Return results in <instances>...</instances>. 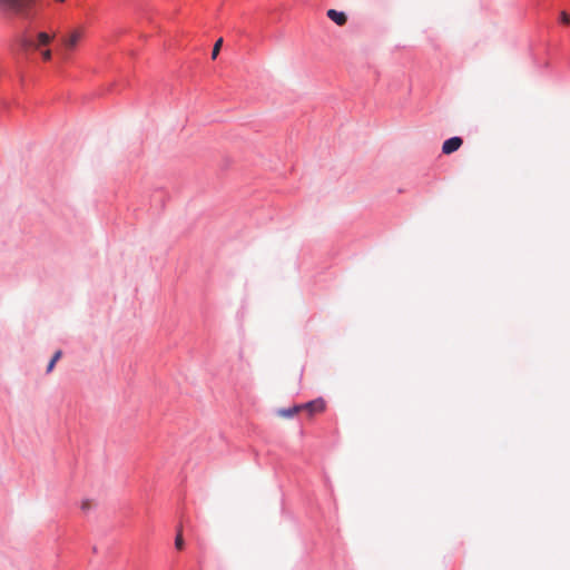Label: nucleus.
Returning a JSON list of instances; mask_svg holds the SVG:
<instances>
[{
    "instance_id": "f03ea898",
    "label": "nucleus",
    "mask_w": 570,
    "mask_h": 570,
    "mask_svg": "<svg viewBox=\"0 0 570 570\" xmlns=\"http://www.w3.org/2000/svg\"><path fill=\"white\" fill-rule=\"evenodd\" d=\"M36 0H0V10H8L23 18H30Z\"/></svg>"
},
{
    "instance_id": "1a4fd4ad",
    "label": "nucleus",
    "mask_w": 570,
    "mask_h": 570,
    "mask_svg": "<svg viewBox=\"0 0 570 570\" xmlns=\"http://www.w3.org/2000/svg\"><path fill=\"white\" fill-rule=\"evenodd\" d=\"M61 356H62V352L60 350L53 354L52 358L50 360V362L47 366V373H50L53 370L56 363L60 360Z\"/></svg>"
},
{
    "instance_id": "0eeeda50",
    "label": "nucleus",
    "mask_w": 570,
    "mask_h": 570,
    "mask_svg": "<svg viewBox=\"0 0 570 570\" xmlns=\"http://www.w3.org/2000/svg\"><path fill=\"white\" fill-rule=\"evenodd\" d=\"M299 411H302V406L294 405L288 409H279L277 410V415L284 419L293 417L295 414H297Z\"/></svg>"
},
{
    "instance_id": "7ed1b4c3",
    "label": "nucleus",
    "mask_w": 570,
    "mask_h": 570,
    "mask_svg": "<svg viewBox=\"0 0 570 570\" xmlns=\"http://www.w3.org/2000/svg\"><path fill=\"white\" fill-rule=\"evenodd\" d=\"M83 37V30L82 29H75L69 35L63 36L61 38V57L63 60H68L69 53L76 49L77 45L80 42V40Z\"/></svg>"
},
{
    "instance_id": "20e7f679",
    "label": "nucleus",
    "mask_w": 570,
    "mask_h": 570,
    "mask_svg": "<svg viewBox=\"0 0 570 570\" xmlns=\"http://www.w3.org/2000/svg\"><path fill=\"white\" fill-rule=\"evenodd\" d=\"M301 406H302V410L307 411L311 416L316 413H322L326 407L323 399L313 400V401L307 402Z\"/></svg>"
},
{
    "instance_id": "423d86ee",
    "label": "nucleus",
    "mask_w": 570,
    "mask_h": 570,
    "mask_svg": "<svg viewBox=\"0 0 570 570\" xmlns=\"http://www.w3.org/2000/svg\"><path fill=\"white\" fill-rule=\"evenodd\" d=\"M326 16L328 17V19H331L334 23H336L340 27L345 26L347 22V16L343 11L330 9L327 10Z\"/></svg>"
},
{
    "instance_id": "6e6552de",
    "label": "nucleus",
    "mask_w": 570,
    "mask_h": 570,
    "mask_svg": "<svg viewBox=\"0 0 570 570\" xmlns=\"http://www.w3.org/2000/svg\"><path fill=\"white\" fill-rule=\"evenodd\" d=\"M185 547V540H184V537H183V527L181 524H179L177 527V533H176V538H175V548L177 550H183Z\"/></svg>"
},
{
    "instance_id": "f257e3e1",
    "label": "nucleus",
    "mask_w": 570,
    "mask_h": 570,
    "mask_svg": "<svg viewBox=\"0 0 570 570\" xmlns=\"http://www.w3.org/2000/svg\"><path fill=\"white\" fill-rule=\"evenodd\" d=\"M55 38V33H48L46 31L38 32L35 37H29L22 40L24 48L35 50L40 53L45 61H49L52 58V51L48 48Z\"/></svg>"
},
{
    "instance_id": "39448f33",
    "label": "nucleus",
    "mask_w": 570,
    "mask_h": 570,
    "mask_svg": "<svg viewBox=\"0 0 570 570\" xmlns=\"http://www.w3.org/2000/svg\"><path fill=\"white\" fill-rule=\"evenodd\" d=\"M463 144L462 138L460 137H452L450 139H446L442 145V153L445 155H450L454 151H456Z\"/></svg>"
},
{
    "instance_id": "9b49d317",
    "label": "nucleus",
    "mask_w": 570,
    "mask_h": 570,
    "mask_svg": "<svg viewBox=\"0 0 570 570\" xmlns=\"http://www.w3.org/2000/svg\"><path fill=\"white\" fill-rule=\"evenodd\" d=\"M560 21L564 24H570V16L566 11H562L560 13Z\"/></svg>"
},
{
    "instance_id": "9d476101",
    "label": "nucleus",
    "mask_w": 570,
    "mask_h": 570,
    "mask_svg": "<svg viewBox=\"0 0 570 570\" xmlns=\"http://www.w3.org/2000/svg\"><path fill=\"white\" fill-rule=\"evenodd\" d=\"M223 46V38H219L215 45H214V48H213V51H212V59H216L219 51H220V48Z\"/></svg>"
}]
</instances>
